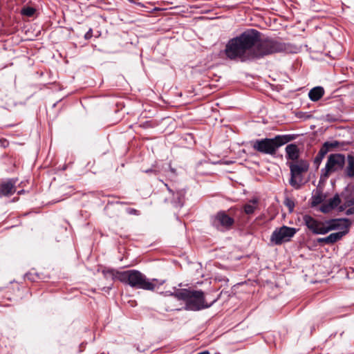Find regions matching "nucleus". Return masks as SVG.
I'll return each mask as SVG.
<instances>
[{"label": "nucleus", "instance_id": "nucleus-25", "mask_svg": "<svg viewBox=\"0 0 354 354\" xmlns=\"http://www.w3.org/2000/svg\"><path fill=\"white\" fill-rule=\"evenodd\" d=\"M126 212L130 214V215H136L138 216L140 214V212L139 210L134 209V208H127L126 209Z\"/></svg>", "mask_w": 354, "mask_h": 354}, {"label": "nucleus", "instance_id": "nucleus-8", "mask_svg": "<svg viewBox=\"0 0 354 354\" xmlns=\"http://www.w3.org/2000/svg\"><path fill=\"white\" fill-rule=\"evenodd\" d=\"M165 186L169 192V196L165 198V202L170 204L175 208L182 207L185 201L186 191L184 189H172L166 183H165Z\"/></svg>", "mask_w": 354, "mask_h": 354}, {"label": "nucleus", "instance_id": "nucleus-33", "mask_svg": "<svg viewBox=\"0 0 354 354\" xmlns=\"http://www.w3.org/2000/svg\"><path fill=\"white\" fill-rule=\"evenodd\" d=\"M145 172L147 173V174H150V173L156 174V171L155 170L152 169H147V170L145 171Z\"/></svg>", "mask_w": 354, "mask_h": 354}, {"label": "nucleus", "instance_id": "nucleus-35", "mask_svg": "<svg viewBox=\"0 0 354 354\" xmlns=\"http://www.w3.org/2000/svg\"><path fill=\"white\" fill-rule=\"evenodd\" d=\"M118 203L121 204V205H127V204H129V203H127V202H118Z\"/></svg>", "mask_w": 354, "mask_h": 354}, {"label": "nucleus", "instance_id": "nucleus-24", "mask_svg": "<svg viewBox=\"0 0 354 354\" xmlns=\"http://www.w3.org/2000/svg\"><path fill=\"white\" fill-rule=\"evenodd\" d=\"M284 204L288 207L289 210L292 212L295 207V203L290 198H286L284 201Z\"/></svg>", "mask_w": 354, "mask_h": 354}, {"label": "nucleus", "instance_id": "nucleus-23", "mask_svg": "<svg viewBox=\"0 0 354 354\" xmlns=\"http://www.w3.org/2000/svg\"><path fill=\"white\" fill-rule=\"evenodd\" d=\"M35 11L36 10L34 8L28 6L23 8L21 13L24 16L32 17L35 14Z\"/></svg>", "mask_w": 354, "mask_h": 354}, {"label": "nucleus", "instance_id": "nucleus-12", "mask_svg": "<svg viewBox=\"0 0 354 354\" xmlns=\"http://www.w3.org/2000/svg\"><path fill=\"white\" fill-rule=\"evenodd\" d=\"M16 180L9 179L0 185V196H9L16 192Z\"/></svg>", "mask_w": 354, "mask_h": 354}, {"label": "nucleus", "instance_id": "nucleus-36", "mask_svg": "<svg viewBox=\"0 0 354 354\" xmlns=\"http://www.w3.org/2000/svg\"><path fill=\"white\" fill-rule=\"evenodd\" d=\"M166 310L168 311V310H173L174 309H166ZM175 310H178L179 309L178 308H176Z\"/></svg>", "mask_w": 354, "mask_h": 354}, {"label": "nucleus", "instance_id": "nucleus-26", "mask_svg": "<svg viewBox=\"0 0 354 354\" xmlns=\"http://www.w3.org/2000/svg\"><path fill=\"white\" fill-rule=\"evenodd\" d=\"M93 37V29L90 28L84 35V39L86 40L90 39Z\"/></svg>", "mask_w": 354, "mask_h": 354}, {"label": "nucleus", "instance_id": "nucleus-28", "mask_svg": "<svg viewBox=\"0 0 354 354\" xmlns=\"http://www.w3.org/2000/svg\"><path fill=\"white\" fill-rule=\"evenodd\" d=\"M140 127L145 129L151 128L153 125L151 124L150 121H146L140 124Z\"/></svg>", "mask_w": 354, "mask_h": 354}, {"label": "nucleus", "instance_id": "nucleus-11", "mask_svg": "<svg viewBox=\"0 0 354 354\" xmlns=\"http://www.w3.org/2000/svg\"><path fill=\"white\" fill-rule=\"evenodd\" d=\"M325 234L332 230H349L351 221L348 218H332L325 221Z\"/></svg>", "mask_w": 354, "mask_h": 354}, {"label": "nucleus", "instance_id": "nucleus-9", "mask_svg": "<svg viewBox=\"0 0 354 354\" xmlns=\"http://www.w3.org/2000/svg\"><path fill=\"white\" fill-rule=\"evenodd\" d=\"M234 223V218L227 215L224 211L218 212L214 216L212 221L213 225L221 230H228L231 229Z\"/></svg>", "mask_w": 354, "mask_h": 354}, {"label": "nucleus", "instance_id": "nucleus-17", "mask_svg": "<svg viewBox=\"0 0 354 354\" xmlns=\"http://www.w3.org/2000/svg\"><path fill=\"white\" fill-rule=\"evenodd\" d=\"M324 95V90L322 86H316L310 90L308 97L310 100L317 102Z\"/></svg>", "mask_w": 354, "mask_h": 354}, {"label": "nucleus", "instance_id": "nucleus-10", "mask_svg": "<svg viewBox=\"0 0 354 354\" xmlns=\"http://www.w3.org/2000/svg\"><path fill=\"white\" fill-rule=\"evenodd\" d=\"M303 223L314 234H325V221H319L309 214L303 216Z\"/></svg>", "mask_w": 354, "mask_h": 354}, {"label": "nucleus", "instance_id": "nucleus-31", "mask_svg": "<svg viewBox=\"0 0 354 354\" xmlns=\"http://www.w3.org/2000/svg\"><path fill=\"white\" fill-rule=\"evenodd\" d=\"M348 206H347V204L346 203V202H344L343 204L340 205L338 206V210L339 212H343V211H346L347 209V207Z\"/></svg>", "mask_w": 354, "mask_h": 354}, {"label": "nucleus", "instance_id": "nucleus-27", "mask_svg": "<svg viewBox=\"0 0 354 354\" xmlns=\"http://www.w3.org/2000/svg\"><path fill=\"white\" fill-rule=\"evenodd\" d=\"M317 241L320 245H324V244L328 245V238H327V236L323 237V238H318Z\"/></svg>", "mask_w": 354, "mask_h": 354}, {"label": "nucleus", "instance_id": "nucleus-7", "mask_svg": "<svg viewBox=\"0 0 354 354\" xmlns=\"http://www.w3.org/2000/svg\"><path fill=\"white\" fill-rule=\"evenodd\" d=\"M297 230L286 225L276 228L270 236V242L275 245H281L283 243L290 241L291 238L297 233Z\"/></svg>", "mask_w": 354, "mask_h": 354}, {"label": "nucleus", "instance_id": "nucleus-15", "mask_svg": "<svg viewBox=\"0 0 354 354\" xmlns=\"http://www.w3.org/2000/svg\"><path fill=\"white\" fill-rule=\"evenodd\" d=\"M104 277L106 279H111L112 281L118 280L121 282V274H123V271H118L115 269L106 268L102 271Z\"/></svg>", "mask_w": 354, "mask_h": 354}, {"label": "nucleus", "instance_id": "nucleus-5", "mask_svg": "<svg viewBox=\"0 0 354 354\" xmlns=\"http://www.w3.org/2000/svg\"><path fill=\"white\" fill-rule=\"evenodd\" d=\"M346 157L342 153H331L328 156L325 167L321 169L320 179L327 180L331 174L344 169Z\"/></svg>", "mask_w": 354, "mask_h": 354}, {"label": "nucleus", "instance_id": "nucleus-13", "mask_svg": "<svg viewBox=\"0 0 354 354\" xmlns=\"http://www.w3.org/2000/svg\"><path fill=\"white\" fill-rule=\"evenodd\" d=\"M341 203V199L338 194L328 199L326 203H323L320 207V211L323 213H328L332 209L337 207Z\"/></svg>", "mask_w": 354, "mask_h": 354}, {"label": "nucleus", "instance_id": "nucleus-3", "mask_svg": "<svg viewBox=\"0 0 354 354\" xmlns=\"http://www.w3.org/2000/svg\"><path fill=\"white\" fill-rule=\"evenodd\" d=\"M120 279L121 283L129 285L131 288L149 291H154L158 286H161L165 283L164 280L149 279L146 275L137 270L123 271Z\"/></svg>", "mask_w": 354, "mask_h": 354}, {"label": "nucleus", "instance_id": "nucleus-20", "mask_svg": "<svg viewBox=\"0 0 354 354\" xmlns=\"http://www.w3.org/2000/svg\"><path fill=\"white\" fill-rule=\"evenodd\" d=\"M312 206L315 207L322 203L325 199V196L322 191L317 189L316 192L312 196Z\"/></svg>", "mask_w": 354, "mask_h": 354}, {"label": "nucleus", "instance_id": "nucleus-29", "mask_svg": "<svg viewBox=\"0 0 354 354\" xmlns=\"http://www.w3.org/2000/svg\"><path fill=\"white\" fill-rule=\"evenodd\" d=\"M345 214L348 216L354 214V206L348 207Z\"/></svg>", "mask_w": 354, "mask_h": 354}, {"label": "nucleus", "instance_id": "nucleus-32", "mask_svg": "<svg viewBox=\"0 0 354 354\" xmlns=\"http://www.w3.org/2000/svg\"><path fill=\"white\" fill-rule=\"evenodd\" d=\"M346 203L347 204V206L351 207L354 205V197L347 198L345 201Z\"/></svg>", "mask_w": 354, "mask_h": 354}, {"label": "nucleus", "instance_id": "nucleus-18", "mask_svg": "<svg viewBox=\"0 0 354 354\" xmlns=\"http://www.w3.org/2000/svg\"><path fill=\"white\" fill-rule=\"evenodd\" d=\"M346 234H348V230L331 233L330 234L327 236L328 245H333L336 242L341 240Z\"/></svg>", "mask_w": 354, "mask_h": 354}, {"label": "nucleus", "instance_id": "nucleus-1", "mask_svg": "<svg viewBox=\"0 0 354 354\" xmlns=\"http://www.w3.org/2000/svg\"><path fill=\"white\" fill-rule=\"evenodd\" d=\"M261 35L257 30L248 29L230 39L225 46V55L230 59L245 62L287 50L285 43L271 37L261 38Z\"/></svg>", "mask_w": 354, "mask_h": 354}, {"label": "nucleus", "instance_id": "nucleus-6", "mask_svg": "<svg viewBox=\"0 0 354 354\" xmlns=\"http://www.w3.org/2000/svg\"><path fill=\"white\" fill-rule=\"evenodd\" d=\"M290 171V185L295 189H299L304 184L303 174L308 171L309 164L306 160H300L296 163L288 164Z\"/></svg>", "mask_w": 354, "mask_h": 354}, {"label": "nucleus", "instance_id": "nucleus-16", "mask_svg": "<svg viewBox=\"0 0 354 354\" xmlns=\"http://www.w3.org/2000/svg\"><path fill=\"white\" fill-rule=\"evenodd\" d=\"M347 165L344 168V173L346 177L353 178H354V156L348 154L346 157Z\"/></svg>", "mask_w": 354, "mask_h": 354}, {"label": "nucleus", "instance_id": "nucleus-34", "mask_svg": "<svg viewBox=\"0 0 354 354\" xmlns=\"http://www.w3.org/2000/svg\"><path fill=\"white\" fill-rule=\"evenodd\" d=\"M197 354H210L209 351H202V352H200Z\"/></svg>", "mask_w": 354, "mask_h": 354}, {"label": "nucleus", "instance_id": "nucleus-22", "mask_svg": "<svg viewBox=\"0 0 354 354\" xmlns=\"http://www.w3.org/2000/svg\"><path fill=\"white\" fill-rule=\"evenodd\" d=\"M326 154L327 153L321 147L318 153L317 154L314 159V163L317 166H319Z\"/></svg>", "mask_w": 354, "mask_h": 354}, {"label": "nucleus", "instance_id": "nucleus-19", "mask_svg": "<svg viewBox=\"0 0 354 354\" xmlns=\"http://www.w3.org/2000/svg\"><path fill=\"white\" fill-rule=\"evenodd\" d=\"M258 199L254 198L250 200L249 203L243 206V211L246 214H252L257 208Z\"/></svg>", "mask_w": 354, "mask_h": 354}, {"label": "nucleus", "instance_id": "nucleus-30", "mask_svg": "<svg viewBox=\"0 0 354 354\" xmlns=\"http://www.w3.org/2000/svg\"><path fill=\"white\" fill-rule=\"evenodd\" d=\"M20 286L17 283H12L11 286L8 288V289H12L13 290L19 291Z\"/></svg>", "mask_w": 354, "mask_h": 354}, {"label": "nucleus", "instance_id": "nucleus-21", "mask_svg": "<svg viewBox=\"0 0 354 354\" xmlns=\"http://www.w3.org/2000/svg\"><path fill=\"white\" fill-rule=\"evenodd\" d=\"M342 145V143H340L337 140L332 142L327 141L322 145V148L328 153L333 149L337 148Z\"/></svg>", "mask_w": 354, "mask_h": 354}, {"label": "nucleus", "instance_id": "nucleus-2", "mask_svg": "<svg viewBox=\"0 0 354 354\" xmlns=\"http://www.w3.org/2000/svg\"><path fill=\"white\" fill-rule=\"evenodd\" d=\"M169 295L174 297L178 300L183 301L185 310L194 311L209 308L219 299L218 296L208 304L205 301L204 292L202 290L190 288L177 289L175 292H170Z\"/></svg>", "mask_w": 354, "mask_h": 354}, {"label": "nucleus", "instance_id": "nucleus-14", "mask_svg": "<svg viewBox=\"0 0 354 354\" xmlns=\"http://www.w3.org/2000/svg\"><path fill=\"white\" fill-rule=\"evenodd\" d=\"M286 158L292 161L297 160L299 158V149L297 145L289 144L286 147Z\"/></svg>", "mask_w": 354, "mask_h": 354}, {"label": "nucleus", "instance_id": "nucleus-4", "mask_svg": "<svg viewBox=\"0 0 354 354\" xmlns=\"http://www.w3.org/2000/svg\"><path fill=\"white\" fill-rule=\"evenodd\" d=\"M294 134L278 135L273 138H263L252 140L251 146L254 150L263 154L274 156L281 146L295 140Z\"/></svg>", "mask_w": 354, "mask_h": 354}]
</instances>
